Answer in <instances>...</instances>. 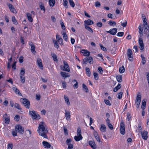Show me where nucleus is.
<instances>
[{"mask_svg": "<svg viewBox=\"0 0 149 149\" xmlns=\"http://www.w3.org/2000/svg\"><path fill=\"white\" fill-rule=\"evenodd\" d=\"M7 5L11 12L15 14H16V11L12 4L10 3H7Z\"/></svg>", "mask_w": 149, "mask_h": 149, "instance_id": "obj_10", "label": "nucleus"}, {"mask_svg": "<svg viewBox=\"0 0 149 149\" xmlns=\"http://www.w3.org/2000/svg\"><path fill=\"white\" fill-rule=\"evenodd\" d=\"M120 132L121 134L123 135L125 133V129H120Z\"/></svg>", "mask_w": 149, "mask_h": 149, "instance_id": "obj_57", "label": "nucleus"}, {"mask_svg": "<svg viewBox=\"0 0 149 149\" xmlns=\"http://www.w3.org/2000/svg\"><path fill=\"white\" fill-rule=\"evenodd\" d=\"M85 29H87V30L91 32L92 33H93V31L91 28L88 26L86 25V24L85 25Z\"/></svg>", "mask_w": 149, "mask_h": 149, "instance_id": "obj_37", "label": "nucleus"}, {"mask_svg": "<svg viewBox=\"0 0 149 149\" xmlns=\"http://www.w3.org/2000/svg\"><path fill=\"white\" fill-rule=\"evenodd\" d=\"M104 101L106 104L109 106H111V104L109 100H104Z\"/></svg>", "mask_w": 149, "mask_h": 149, "instance_id": "obj_52", "label": "nucleus"}, {"mask_svg": "<svg viewBox=\"0 0 149 149\" xmlns=\"http://www.w3.org/2000/svg\"><path fill=\"white\" fill-rule=\"evenodd\" d=\"M20 76L21 82L22 83H24L25 80V77H23L22 76Z\"/></svg>", "mask_w": 149, "mask_h": 149, "instance_id": "obj_48", "label": "nucleus"}, {"mask_svg": "<svg viewBox=\"0 0 149 149\" xmlns=\"http://www.w3.org/2000/svg\"><path fill=\"white\" fill-rule=\"evenodd\" d=\"M26 15L29 21L30 22H32L33 21V19L32 17L31 14L29 13H27Z\"/></svg>", "mask_w": 149, "mask_h": 149, "instance_id": "obj_26", "label": "nucleus"}, {"mask_svg": "<svg viewBox=\"0 0 149 149\" xmlns=\"http://www.w3.org/2000/svg\"><path fill=\"white\" fill-rule=\"evenodd\" d=\"M139 44L140 49L141 50H144V47L143 39H139Z\"/></svg>", "mask_w": 149, "mask_h": 149, "instance_id": "obj_13", "label": "nucleus"}, {"mask_svg": "<svg viewBox=\"0 0 149 149\" xmlns=\"http://www.w3.org/2000/svg\"><path fill=\"white\" fill-rule=\"evenodd\" d=\"M95 5L96 7H100V3L99 1H97L95 3Z\"/></svg>", "mask_w": 149, "mask_h": 149, "instance_id": "obj_59", "label": "nucleus"}, {"mask_svg": "<svg viewBox=\"0 0 149 149\" xmlns=\"http://www.w3.org/2000/svg\"><path fill=\"white\" fill-rule=\"evenodd\" d=\"M65 111V116L66 119L67 120L70 121V113L69 111H67L66 110Z\"/></svg>", "mask_w": 149, "mask_h": 149, "instance_id": "obj_15", "label": "nucleus"}, {"mask_svg": "<svg viewBox=\"0 0 149 149\" xmlns=\"http://www.w3.org/2000/svg\"><path fill=\"white\" fill-rule=\"evenodd\" d=\"M117 30L116 28H114L111 29L109 31H107L106 32L109 33H110L112 35H115L117 32Z\"/></svg>", "mask_w": 149, "mask_h": 149, "instance_id": "obj_11", "label": "nucleus"}, {"mask_svg": "<svg viewBox=\"0 0 149 149\" xmlns=\"http://www.w3.org/2000/svg\"><path fill=\"white\" fill-rule=\"evenodd\" d=\"M20 101L23 104H25L24 106L26 108L29 109L30 107V103L29 101L25 98H21L20 99Z\"/></svg>", "mask_w": 149, "mask_h": 149, "instance_id": "obj_3", "label": "nucleus"}, {"mask_svg": "<svg viewBox=\"0 0 149 149\" xmlns=\"http://www.w3.org/2000/svg\"><path fill=\"white\" fill-rule=\"evenodd\" d=\"M140 93H139V94L137 95L135 100V103L137 108H139L141 101V94L140 95Z\"/></svg>", "mask_w": 149, "mask_h": 149, "instance_id": "obj_6", "label": "nucleus"}, {"mask_svg": "<svg viewBox=\"0 0 149 149\" xmlns=\"http://www.w3.org/2000/svg\"><path fill=\"white\" fill-rule=\"evenodd\" d=\"M127 57L129 61H132L133 60L132 56V52L131 49H128L127 51Z\"/></svg>", "mask_w": 149, "mask_h": 149, "instance_id": "obj_5", "label": "nucleus"}, {"mask_svg": "<svg viewBox=\"0 0 149 149\" xmlns=\"http://www.w3.org/2000/svg\"><path fill=\"white\" fill-rule=\"evenodd\" d=\"M52 56V57L54 61H58V59L56 55L54 53H52L51 54Z\"/></svg>", "mask_w": 149, "mask_h": 149, "instance_id": "obj_32", "label": "nucleus"}, {"mask_svg": "<svg viewBox=\"0 0 149 149\" xmlns=\"http://www.w3.org/2000/svg\"><path fill=\"white\" fill-rule=\"evenodd\" d=\"M73 82H76V84H74V86L73 87L74 88H77L78 87V83L77 82V81L76 80H74L73 81Z\"/></svg>", "mask_w": 149, "mask_h": 149, "instance_id": "obj_47", "label": "nucleus"}, {"mask_svg": "<svg viewBox=\"0 0 149 149\" xmlns=\"http://www.w3.org/2000/svg\"><path fill=\"white\" fill-rule=\"evenodd\" d=\"M13 144L12 143H9L8 145V149H12Z\"/></svg>", "mask_w": 149, "mask_h": 149, "instance_id": "obj_63", "label": "nucleus"}, {"mask_svg": "<svg viewBox=\"0 0 149 149\" xmlns=\"http://www.w3.org/2000/svg\"><path fill=\"white\" fill-rule=\"evenodd\" d=\"M53 42L54 43V46L57 49L59 48V45L57 42L56 41H54Z\"/></svg>", "mask_w": 149, "mask_h": 149, "instance_id": "obj_53", "label": "nucleus"}, {"mask_svg": "<svg viewBox=\"0 0 149 149\" xmlns=\"http://www.w3.org/2000/svg\"><path fill=\"white\" fill-rule=\"evenodd\" d=\"M125 68L123 66L120 67L119 70L120 73H123L125 72Z\"/></svg>", "mask_w": 149, "mask_h": 149, "instance_id": "obj_39", "label": "nucleus"}, {"mask_svg": "<svg viewBox=\"0 0 149 149\" xmlns=\"http://www.w3.org/2000/svg\"><path fill=\"white\" fill-rule=\"evenodd\" d=\"M116 78L117 81L119 82H121L122 81V76L120 75H117Z\"/></svg>", "mask_w": 149, "mask_h": 149, "instance_id": "obj_31", "label": "nucleus"}, {"mask_svg": "<svg viewBox=\"0 0 149 149\" xmlns=\"http://www.w3.org/2000/svg\"><path fill=\"white\" fill-rule=\"evenodd\" d=\"M3 117L5 119V123L7 124H9L10 121V118L9 116H7V115L6 113H5Z\"/></svg>", "mask_w": 149, "mask_h": 149, "instance_id": "obj_16", "label": "nucleus"}, {"mask_svg": "<svg viewBox=\"0 0 149 149\" xmlns=\"http://www.w3.org/2000/svg\"><path fill=\"white\" fill-rule=\"evenodd\" d=\"M20 117L18 115H16L15 117V119L17 121H18Z\"/></svg>", "mask_w": 149, "mask_h": 149, "instance_id": "obj_58", "label": "nucleus"}, {"mask_svg": "<svg viewBox=\"0 0 149 149\" xmlns=\"http://www.w3.org/2000/svg\"><path fill=\"white\" fill-rule=\"evenodd\" d=\"M29 44L31 47V52L33 54L36 53V52L35 51V45L32 44V42H29Z\"/></svg>", "mask_w": 149, "mask_h": 149, "instance_id": "obj_14", "label": "nucleus"}, {"mask_svg": "<svg viewBox=\"0 0 149 149\" xmlns=\"http://www.w3.org/2000/svg\"><path fill=\"white\" fill-rule=\"evenodd\" d=\"M121 87V84H118V85L113 88V91L114 92H116L118 89H120Z\"/></svg>", "mask_w": 149, "mask_h": 149, "instance_id": "obj_27", "label": "nucleus"}, {"mask_svg": "<svg viewBox=\"0 0 149 149\" xmlns=\"http://www.w3.org/2000/svg\"><path fill=\"white\" fill-rule=\"evenodd\" d=\"M84 22L86 24L88 25H91L93 24H94V22L91 20L90 19H88L87 20H85Z\"/></svg>", "mask_w": 149, "mask_h": 149, "instance_id": "obj_20", "label": "nucleus"}, {"mask_svg": "<svg viewBox=\"0 0 149 149\" xmlns=\"http://www.w3.org/2000/svg\"><path fill=\"white\" fill-rule=\"evenodd\" d=\"M42 144L45 148H50L51 145L50 144L47 142L43 141L42 142Z\"/></svg>", "mask_w": 149, "mask_h": 149, "instance_id": "obj_17", "label": "nucleus"}, {"mask_svg": "<svg viewBox=\"0 0 149 149\" xmlns=\"http://www.w3.org/2000/svg\"><path fill=\"white\" fill-rule=\"evenodd\" d=\"M123 95V92H120L118 94V98L119 99H121L122 96Z\"/></svg>", "mask_w": 149, "mask_h": 149, "instance_id": "obj_60", "label": "nucleus"}, {"mask_svg": "<svg viewBox=\"0 0 149 149\" xmlns=\"http://www.w3.org/2000/svg\"><path fill=\"white\" fill-rule=\"evenodd\" d=\"M82 52L84 53L85 56H88L90 55V52L87 50L82 49Z\"/></svg>", "mask_w": 149, "mask_h": 149, "instance_id": "obj_24", "label": "nucleus"}, {"mask_svg": "<svg viewBox=\"0 0 149 149\" xmlns=\"http://www.w3.org/2000/svg\"><path fill=\"white\" fill-rule=\"evenodd\" d=\"M77 135H81V129L79 127L77 129Z\"/></svg>", "mask_w": 149, "mask_h": 149, "instance_id": "obj_41", "label": "nucleus"}, {"mask_svg": "<svg viewBox=\"0 0 149 149\" xmlns=\"http://www.w3.org/2000/svg\"><path fill=\"white\" fill-rule=\"evenodd\" d=\"M13 90L15 91V92L17 94L19 95L22 96V94L20 93L19 91V89L15 87H13Z\"/></svg>", "mask_w": 149, "mask_h": 149, "instance_id": "obj_23", "label": "nucleus"}, {"mask_svg": "<svg viewBox=\"0 0 149 149\" xmlns=\"http://www.w3.org/2000/svg\"><path fill=\"white\" fill-rule=\"evenodd\" d=\"M64 98L65 102H66L67 104L69 105L70 104V102H69V100L68 97L66 96V95H64Z\"/></svg>", "mask_w": 149, "mask_h": 149, "instance_id": "obj_33", "label": "nucleus"}, {"mask_svg": "<svg viewBox=\"0 0 149 149\" xmlns=\"http://www.w3.org/2000/svg\"><path fill=\"white\" fill-rule=\"evenodd\" d=\"M89 143L90 146L92 148L94 149L95 148V144L94 142L91 141H89Z\"/></svg>", "mask_w": 149, "mask_h": 149, "instance_id": "obj_25", "label": "nucleus"}, {"mask_svg": "<svg viewBox=\"0 0 149 149\" xmlns=\"http://www.w3.org/2000/svg\"><path fill=\"white\" fill-rule=\"evenodd\" d=\"M124 32H119L117 34V36L119 37H122L124 35Z\"/></svg>", "mask_w": 149, "mask_h": 149, "instance_id": "obj_56", "label": "nucleus"}, {"mask_svg": "<svg viewBox=\"0 0 149 149\" xmlns=\"http://www.w3.org/2000/svg\"><path fill=\"white\" fill-rule=\"evenodd\" d=\"M100 46L101 47V49L103 51H107V49L106 48L104 47V46H103V45H101V44H100Z\"/></svg>", "mask_w": 149, "mask_h": 149, "instance_id": "obj_61", "label": "nucleus"}, {"mask_svg": "<svg viewBox=\"0 0 149 149\" xmlns=\"http://www.w3.org/2000/svg\"><path fill=\"white\" fill-rule=\"evenodd\" d=\"M63 63L64 64V66H63V69L62 68V66H61V67L62 68L61 69L64 71L68 72H70V70L69 67L67 63L65 61H63Z\"/></svg>", "mask_w": 149, "mask_h": 149, "instance_id": "obj_7", "label": "nucleus"}, {"mask_svg": "<svg viewBox=\"0 0 149 149\" xmlns=\"http://www.w3.org/2000/svg\"><path fill=\"white\" fill-rule=\"evenodd\" d=\"M88 59L89 63L91 64H92L93 63V58L92 57H89L88 58Z\"/></svg>", "mask_w": 149, "mask_h": 149, "instance_id": "obj_38", "label": "nucleus"}, {"mask_svg": "<svg viewBox=\"0 0 149 149\" xmlns=\"http://www.w3.org/2000/svg\"><path fill=\"white\" fill-rule=\"evenodd\" d=\"M146 74L147 76V80L148 81V83L149 84V72H146Z\"/></svg>", "mask_w": 149, "mask_h": 149, "instance_id": "obj_64", "label": "nucleus"}, {"mask_svg": "<svg viewBox=\"0 0 149 149\" xmlns=\"http://www.w3.org/2000/svg\"><path fill=\"white\" fill-rule=\"evenodd\" d=\"M88 58H86L83 59V64H87L88 63Z\"/></svg>", "mask_w": 149, "mask_h": 149, "instance_id": "obj_55", "label": "nucleus"}, {"mask_svg": "<svg viewBox=\"0 0 149 149\" xmlns=\"http://www.w3.org/2000/svg\"><path fill=\"white\" fill-rule=\"evenodd\" d=\"M29 115L31 116L32 118L33 119H38L40 118L39 115L36 113V112L34 111H29Z\"/></svg>", "mask_w": 149, "mask_h": 149, "instance_id": "obj_2", "label": "nucleus"}, {"mask_svg": "<svg viewBox=\"0 0 149 149\" xmlns=\"http://www.w3.org/2000/svg\"><path fill=\"white\" fill-rule=\"evenodd\" d=\"M15 131L22 134L24 133V128L22 127L20 125H18L15 126Z\"/></svg>", "mask_w": 149, "mask_h": 149, "instance_id": "obj_8", "label": "nucleus"}, {"mask_svg": "<svg viewBox=\"0 0 149 149\" xmlns=\"http://www.w3.org/2000/svg\"><path fill=\"white\" fill-rule=\"evenodd\" d=\"M61 25V28L63 30H65V27L64 25V23L60 21Z\"/></svg>", "mask_w": 149, "mask_h": 149, "instance_id": "obj_54", "label": "nucleus"}, {"mask_svg": "<svg viewBox=\"0 0 149 149\" xmlns=\"http://www.w3.org/2000/svg\"><path fill=\"white\" fill-rule=\"evenodd\" d=\"M93 75L95 79L96 80H97L99 79L98 75L97 73L96 72H94Z\"/></svg>", "mask_w": 149, "mask_h": 149, "instance_id": "obj_46", "label": "nucleus"}, {"mask_svg": "<svg viewBox=\"0 0 149 149\" xmlns=\"http://www.w3.org/2000/svg\"><path fill=\"white\" fill-rule=\"evenodd\" d=\"M141 57L142 58V62L143 64L144 65L146 63L145 58L142 55H141Z\"/></svg>", "mask_w": 149, "mask_h": 149, "instance_id": "obj_44", "label": "nucleus"}, {"mask_svg": "<svg viewBox=\"0 0 149 149\" xmlns=\"http://www.w3.org/2000/svg\"><path fill=\"white\" fill-rule=\"evenodd\" d=\"M108 24L110 26H114L116 25V22L110 20L109 21Z\"/></svg>", "mask_w": 149, "mask_h": 149, "instance_id": "obj_35", "label": "nucleus"}, {"mask_svg": "<svg viewBox=\"0 0 149 149\" xmlns=\"http://www.w3.org/2000/svg\"><path fill=\"white\" fill-rule=\"evenodd\" d=\"M125 125L124 123L122 121L120 122V129H125Z\"/></svg>", "mask_w": 149, "mask_h": 149, "instance_id": "obj_49", "label": "nucleus"}, {"mask_svg": "<svg viewBox=\"0 0 149 149\" xmlns=\"http://www.w3.org/2000/svg\"><path fill=\"white\" fill-rule=\"evenodd\" d=\"M86 74L87 76L89 77L91 75V71L89 68H86Z\"/></svg>", "mask_w": 149, "mask_h": 149, "instance_id": "obj_34", "label": "nucleus"}, {"mask_svg": "<svg viewBox=\"0 0 149 149\" xmlns=\"http://www.w3.org/2000/svg\"><path fill=\"white\" fill-rule=\"evenodd\" d=\"M98 72L100 73V74H102L103 71L102 68L101 67H99L98 69Z\"/></svg>", "mask_w": 149, "mask_h": 149, "instance_id": "obj_51", "label": "nucleus"}, {"mask_svg": "<svg viewBox=\"0 0 149 149\" xmlns=\"http://www.w3.org/2000/svg\"><path fill=\"white\" fill-rule=\"evenodd\" d=\"M82 138L83 137L81 135H77V136H76L74 137V139L77 141H79L81 140Z\"/></svg>", "mask_w": 149, "mask_h": 149, "instance_id": "obj_22", "label": "nucleus"}, {"mask_svg": "<svg viewBox=\"0 0 149 149\" xmlns=\"http://www.w3.org/2000/svg\"><path fill=\"white\" fill-rule=\"evenodd\" d=\"M39 7L41 10H42L44 11V12H45V9L43 3L42 2H40L39 3Z\"/></svg>", "mask_w": 149, "mask_h": 149, "instance_id": "obj_30", "label": "nucleus"}, {"mask_svg": "<svg viewBox=\"0 0 149 149\" xmlns=\"http://www.w3.org/2000/svg\"><path fill=\"white\" fill-rule=\"evenodd\" d=\"M64 39L65 41H67L68 40V36L65 33V32H63L62 34Z\"/></svg>", "mask_w": 149, "mask_h": 149, "instance_id": "obj_43", "label": "nucleus"}, {"mask_svg": "<svg viewBox=\"0 0 149 149\" xmlns=\"http://www.w3.org/2000/svg\"><path fill=\"white\" fill-rule=\"evenodd\" d=\"M83 89L85 92L87 93L88 91V90L84 84H82Z\"/></svg>", "mask_w": 149, "mask_h": 149, "instance_id": "obj_36", "label": "nucleus"}, {"mask_svg": "<svg viewBox=\"0 0 149 149\" xmlns=\"http://www.w3.org/2000/svg\"><path fill=\"white\" fill-rule=\"evenodd\" d=\"M139 33L140 34L139 39H142V36H143V29L142 27L141 26V24L140 25L139 27Z\"/></svg>", "mask_w": 149, "mask_h": 149, "instance_id": "obj_12", "label": "nucleus"}, {"mask_svg": "<svg viewBox=\"0 0 149 149\" xmlns=\"http://www.w3.org/2000/svg\"><path fill=\"white\" fill-rule=\"evenodd\" d=\"M141 134L142 138L143 139L145 140L147 139L148 136V132L146 130L143 131L141 133Z\"/></svg>", "mask_w": 149, "mask_h": 149, "instance_id": "obj_9", "label": "nucleus"}, {"mask_svg": "<svg viewBox=\"0 0 149 149\" xmlns=\"http://www.w3.org/2000/svg\"><path fill=\"white\" fill-rule=\"evenodd\" d=\"M100 130L102 132H105L106 131V128L105 125H101L100 128Z\"/></svg>", "mask_w": 149, "mask_h": 149, "instance_id": "obj_21", "label": "nucleus"}, {"mask_svg": "<svg viewBox=\"0 0 149 149\" xmlns=\"http://www.w3.org/2000/svg\"><path fill=\"white\" fill-rule=\"evenodd\" d=\"M69 3L70 6L72 7H74L75 4L72 0H69Z\"/></svg>", "mask_w": 149, "mask_h": 149, "instance_id": "obj_45", "label": "nucleus"}, {"mask_svg": "<svg viewBox=\"0 0 149 149\" xmlns=\"http://www.w3.org/2000/svg\"><path fill=\"white\" fill-rule=\"evenodd\" d=\"M37 63L38 66L40 67V68L41 69H42L43 67L42 60L40 58H38L37 59Z\"/></svg>", "mask_w": 149, "mask_h": 149, "instance_id": "obj_18", "label": "nucleus"}, {"mask_svg": "<svg viewBox=\"0 0 149 149\" xmlns=\"http://www.w3.org/2000/svg\"><path fill=\"white\" fill-rule=\"evenodd\" d=\"M146 99H143L142 102V105L141 106V108L142 109H145L146 108Z\"/></svg>", "mask_w": 149, "mask_h": 149, "instance_id": "obj_19", "label": "nucleus"}, {"mask_svg": "<svg viewBox=\"0 0 149 149\" xmlns=\"http://www.w3.org/2000/svg\"><path fill=\"white\" fill-rule=\"evenodd\" d=\"M12 21L15 24L17 25L18 24L17 22L15 19V17L14 16H13L12 17Z\"/></svg>", "mask_w": 149, "mask_h": 149, "instance_id": "obj_40", "label": "nucleus"}, {"mask_svg": "<svg viewBox=\"0 0 149 149\" xmlns=\"http://www.w3.org/2000/svg\"><path fill=\"white\" fill-rule=\"evenodd\" d=\"M60 74L63 77H69L70 76L68 73L65 72H61L60 73Z\"/></svg>", "mask_w": 149, "mask_h": 149, "instance_id": "obj_29", "label": "nucleus"}, {"mask_svg": "<svg viewBox=\"0 0 149 149\" xmlns=\"http://www.w3.org/2000/svg\"><path fill=\"white\" fill-rule=\"evenodd\" d=\"M14 106L15 108H17L19 110H21V109L20 107V106L17 103H15V104Z\"/></svg>", "mask_w": 149, "mask_h": 149, "instance_id": "obj_50", "label": "nucleus"}, {"mask_svg": "<svg viewBox=\"0 0 149 149\" xmlns=\"http://www.w3.org/2000/svg\"><path fill=\"white\" fill-rule=\"evenodd\" d=\"M127 117L128 120L129 121L131 118V116L130 114L129 113H127Z\"/></svg>", "mask_w": 149, "mask_h": 149, "instance_id": "obj_62", "label": "nucleus"}, {"mask_svg": "<svg viewBox=\"0 0 149 149\" xmlns=\"http://www.w3.org/2000/svg\"><path fill=\"white\" fill-rule=\"evenodd\" d=\"M49 3L51 7H52L55 3V0H49Z\"/></svg>", "mask_w": 149, "mask_h": 149, "instance_id": "obj_28", "label": "nucleus"}, {"mask_svg": "<svg viewBox=\"0 0 149 149\" xmlns=\"http://www.w3.org/2000/svg\"><path fill=\"white\" fill-rule=\"evenodd\" d=\"M37 132L39 135L45 138H47L46 134L48 133V130L47 127L44 122H40L39 124Z\"/></svg>", "mask_w": 149, "mask_h": 149, "instance_id": "obj_1", "label": "nucleus"}, {"mask_svg": "<svg viewBox=\"0 0 149 149\" xmlns=\"http://www.w3.org/2000/svg\"><path fill=\"white\" fill-rule=\"evenodd\" d=\"M25 74V70L23 68H22L20 70V76H23Z\"/></svg>", "mask_w": 149, "mask_h": 149, "instance_id": "obj_42", "label": "nucleus"}, {"mask_svg": "<svg viewBox=\"0 0 149 149\" xmlns=\"http://www.w3.org/2000/svg\"><path fill=\"white\" fill-rule=\"evenodd\" d=\"M145 17L143 18V25H144V31L146 33H148L149 31V26L146 22Z\"/></svg>", "mask_w": 149, "mask_h": 149, "instance_id": "obj_4", "label": "nucleus"}]
</instances>
